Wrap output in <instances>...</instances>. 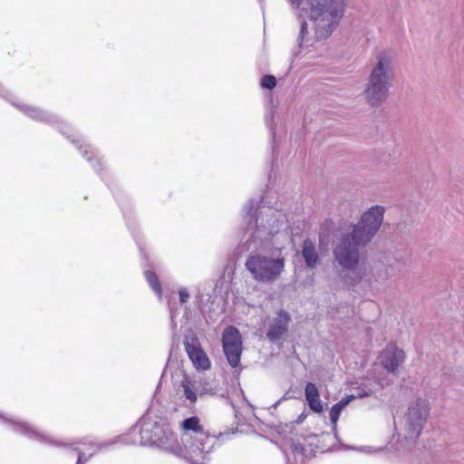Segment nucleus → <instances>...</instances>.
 Listing matches in <instances>:
<instances>
[{"mask_svg":"<svg viewBox=\"0 0 464 464\" xmlns=\"http://www.w3.org/2000/svg\"><path fill=\"white\" fill-rule=\"evenodd\" d=\"M392 78L391 57L383 53L378 57V62L372 70L369 83L365 90L368 102L377 105L386 98L390 81Z\"/></svg>","mask_w":464,"mask_h":464,"instance_id":"2","label":"nucleus"},{"mask_svg":"<svg viewBox=\"0 0 464 464\" xmlns=\"http://www.w3.org/2000/svg\"><path fill=\"white\" fill-rule=\"evenodd\" d=\"M144 275H145L146 280L148 281V283L150 284V285L151 286L153 291L160 295H161V285H160V282L159 277L156 275V273L153 271L148 270L145 272Z\"/></svg>","mask_w":464,"mask_h":464,"instance_id":"16","label":"nucleus"},{"mask_svg":"<svg viewBox=\"0 0 464 464\" xmlns=\"http://www.w3.org/2000/svg\"><path fill=\"white\" fill-rule=\"evenodd\" d=\"M222 348L229 365L239 373L242 370L240 359L243 343L239 331L233 325L225 328L222 334Z\"/></svg>","mask_w":464,"mask_h":464,"instance_id":"5","label":"nucleus"},{"mask_svg":"<svg viewBox=\"0 0 464 464\" xmlns=\"http://www.w3.org/2000/svg\"><path fill=\"white\" fill-rule=\"evenodd\" d=\"M383 214L382 207L371 208L362 216L359 224L353 227L352 233L341 238L334 248V256L340 265L348 269L356 266L359 261V247L368 243L379 230Z\"/></svg>","mask_w":464,"mask_h":464,"instance_id":"1","label":"nucleus"},{"mask_svg":"<svg viewBox=\"0 0 464 464\" xmlns=\"http://www.w3.org/2000/svg\"><path fill=\"white\" fill-rule=\"evenodd\" d=\"M260 84H261V87L264 88V89L272 90L276 85V79L273 75H265L261 79Z\"/></svg>","mask_w":464,"mask_h":464,"instance_id":"17","label":"nucleus"},{"mask_svg":"<svg viewBox=\"0 0 464 464\" xmlns=\"http://www.w3.org/2000/svg\"><path fill=\"white\" fill-rule=\"evenodd\" d=\"M179 427L180 430L185 432L192 431L196 435L206 434L205 429L203 425L200 423L199 418L197 416L186 418L180 422Z\"/></svg>","mask_w":464,"mask_h":464,"instance_id":"13","label":"nucleus"},{"mask_svg":"<svg viewBox=\"0 0 464 464\" xmlns=\"http://www.w3.org/2000/svg\"><path fill=\"white\" fill-rule=\"evenodd\" d=\"M355 399L354 395H348L344 398H343L340 401L333 405V407L330 410L329 417L331 420V422L333 424H336L340 415L343 411V410L352 401Z\"/></svg>","mask_w":464,"mask_h":464,"instance_id":"14","label":"nucleus"},{"mask_svg":"<svg viewBox=\"0 0 464 464\" xmlns=\"http://www.w3.org/2000/svg\"><path fill=\"white\" fill-rule=\"evenodd\" d=\"M179 301L182 304L186 303L189 298V295L186 289L179 290Z\"/></svg>","mask_w":464,"mask_h":464,"instance_id":"18","label":"nucleus"},{"mask_svg":"<svg viewBox=\"0 0 464 464\" xmlns=\"http://www.w3.org/2000/svg\"><path fill=\"white\" fill-rule=\"evenodd\" d=\"M305 400L309 408L316 412L321 413L324 411V406L320 399V393L317 386L313 382H307L304 387Z\"/></svg>","mask_w":464,"mask_h":464,"instance_id":"10","label":"nucleus"},{"mask_svg":"<svg viewBox=\"0 0 464 464\" xmlns=\"http://www.w3.org/2000/svg\"><path fill=\"white\" fill-rule=\"evenodd\" d=\"M381 358L382 366L390 372H394L402 362L404 359V353L395 345L390 344L382 352Z\"/></svg>","mask_w":464,"mask_h":464,"instance_id":"9","label":"nucleus"},{"mask_svg":"<svg viewBox=\"0 0 464 464\" xmlns=\"http://www.w3.org/2000/svg\"><path fill=\"white\" fill-rule=\"evenodd\" d=\"M150 431V441L151 444L163 448L178 457L183 456L184 450L179 444L177 435L169 427L154 424Z\"/></svg>","mask_w":464,"mask_h":464,"instance_id":"6","label":"nucleus"},{"mask_svg":"<svg viewBox=\"0 0 464 464\" xmlns=\"http://www.w3.org/2000/svg\"><path fill=\"white\" fill-rule=\"evenodd\" d=\"M88 458L85 456V454L83 452H79L76 464H85Z\"/></svg>","mask_w":464,"mask_h":464,"instance_id":"19","label":"nucleus"},{"mask_svg":"<svg viewBox=\"0 0 464 464\" xmlns=\"http://www.w3.org/2000/svg\"><path fill=\"white\" fill-rule=\"evenodd\" d=\"M181 386L183 388L184 396L187 400L190 401V403L195 404L198 400V395L194 391V385L189 380H184L181 382Z\"/></svg>","mask_w":464,"mask_h":464,"instance_id":"15","label":"nucleus"},{"mask_svg":"<svg viewBox=\"0 0 464 464\" xmlns=\"http://www.w3.org/2000/svg\"><path fill=\"white\" fill-rule=\"evenodd\" d=\"M184 346L188 358L198 371H207L210 369V360L201 347L198 338L195 334L186 336Z\"/></svg>","mask_w":464,"mask_h":464,"instance_id":"7","label":"nucleus"},{"mask_svg":"<svg viewBox=\"0 0 464 464\" xmlns=\"http://www.w3.org/2000/svg\"><path fill=\"white\" fill-rule=\"evenodd\" d=\"M291 322V315L284 310H280L266 334L267 338L275 342L282 338L288 331V324Z\"/></svg>","mask_w":464,"mask_h":464,"instance_id":"8","label":"nucleus"},{"mask_svg":"<svg viewBox=\"0 0 464 464\" xmlns=\"http://www.w3.org/2000/svg\"><path fill=\"white\" fill-rule=\"evenodd\" d=\"M311 18L332 31L343 16V0H309Z\"/></svg>","mask_w":464,"mask_h":464,"instance_id":"4","label":"nucleus"},{"mask_svg":"<svg viewBox=\"0 0 464 464\" xmlns=\"http://www.w3.org/2000/svg\"><path fill=\"white\" fill-rule=\"evenodd\" d=\"M429 413L428 405L424 401H418L416 405L409 408V418L412 425L421 426Z\"/></svg>","mask_w":464,"mask_h":464,"instance_id":"11","label":"nucleus"},{"mask_svg":"<svg viewBox=\"0 0 464 464\" xmlns=\"http://www.w3.org/2000/svg\"><path fill=\"white\" fill-rule=\"evenodd\" d=\"M302 256L310 268L316 267L321 261L314 244L309 239H305L303 243Z\"/></svg>","mask_w":464,"mask_h":464,"instance_id":"12","label":"nucleus"},{"mask_svg":"<svg viewBox=\"0 0 464 464\" xmlns=\"http://www.w3.org/2000/svg\"><path fill=\"white\" fill-rule=\"evenodd\" d=\"M245 266L256 282L273 284L285 271V259L283 256L272 258L256 254L248 256Z\"/></svg>","mask_w":464,"mask_h":464,"instance_id":"3","label":"nucleus"}]
</instances>
